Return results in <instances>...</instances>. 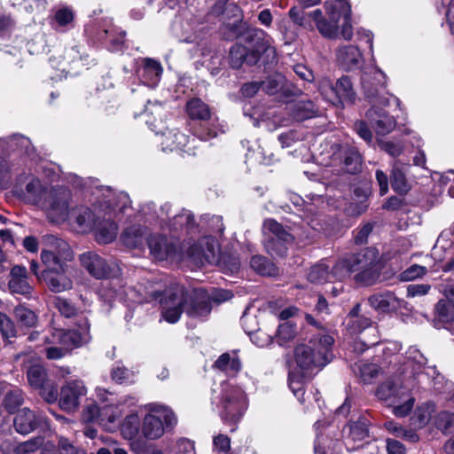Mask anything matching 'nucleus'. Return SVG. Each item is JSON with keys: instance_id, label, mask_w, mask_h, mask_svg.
<instances>
[{"instance_id": "nucleus-60", "label": "nucleus", "mask_w": 454, "mask_h": 454, "mask_svg": "<svg viewBox=\"0 0 454 454\" xmlns=\"http://www.w3.org/2000/svg\"><path fill=\"white\" fill-rule=\"evenodd\" d=\"M44 439L42 436L34 437L28 441L20 442L16 447L17 453L26 454L37 450L43 444Z\"/></svg>"}, {"instance_id": "nucleus-30", "label": "nucleus", "mask_w": 454, "mask_h": 454, "mask_svg": "<svg viewBox=\"0 0 454 454\" xmlns=\"http://www.w3.org/2000/svg\"><path fill=\"white\" fill-rule=\"evenodd\" d=\"M264 239H280V242H293L294 236L281 223L274 219H267L262 224Z\"/></svg>"}, {"instance_id": "nucleus-22", "label": "nucleus", "mask_w": 454, "mask_h": 454, "mask_svg": "<svg viewBox=\"0 0 454 454\" xmlns=\"http://www.w3.org/2000/svg\"><path fill=\"white\" fill-rule=\"evenodd\" d=\"M249 49L248 66H254L262 59L263 62H272L276 59V50L270 45V37L264 36Z\"/></svg>"}, {"instance_id": "nucleus-46", "label": "nucleus", "mask_w": 454, "mask_h": 454, "mask_svg": "<svg viewBox=\"0 0 454 454\" xmlns=\"http://www.w3.org/2000/svg\"><path fill=\"white\" fill-rule=\"evenodd\" d=\"M251 268L262 276H274L278 274V269L274 263L262 255H254L250 261Z\"/></svg>"}, {"instance_id": "nucleus-31", "label": "nucleus", "mask_w": 454, "mask_h": 454, "mask_svg": "<svg viewBox=\"0 0 454 454\" xmlns=\"http://www.w3.org/2000/svg\"><path fill=\"white\" fill-rule=\"evenodd\" d=\"M292 117L297 121L317 116L319 113L318 107L311 100H301L292 103L289 106Z\"/></svg>"}, {"instance_id": "nucleus-36", "label": "nucleus", "mask_w": 454, "mask_h": 454, "mask_svg": "<svg viewBox=\"0 0 454 454\" xmlns=\"http://www.w3.org/2000/svg\"><path fill=\"white\" fill-rule=\"evenodd\" d=\"M170 211L171 205L168 202L161 205L158 210L156 209V205L153 202H149L142 207V212L148 217V220L159 221L162 226L163 224L168 226L169 220H171L169 218Z\"/></svg>"}, {"instance_id": "nucleus-18", "label": "nucleus", "mask_w": 454, "mask_h": 454, "mask_svg": "<svg viewBox=\"0 0 454 454\" xmlns=\"http://www.w3.org/2000/svg\"><path fill=\"white\" fill-rule=\"evenodd\" d=\"M367 301L373 309L380 313L395 312L401 309L404 302L390 291L372 294Z\"/></svg>"}, {"instance_id": "nucleus-50", "label": "nucleus", "mask_w": 454, "mask_h": 454, "mask_svg": "<svg viewBox=\"0 0 454 454\" xmlns=\"http://www.w3.org/2000/svg\"><path fill=\"white\" fill-rule=\"evenodd\" d=\"M330 272V281L338 280L344 281L348 278H349L352 274L351 267H349V262L348 257L338 261L332 268Z\"/></svg>"}, {"instance_id": "nucleus-62", "label": "nucleus", "mask_w": 454, "mask_h": 454, "mask_svg": "<svg viewBox=\"0 0 454 454\" xmlns=\"http://www.w3.org/2000/svg\"><path fill=\"white\" fill-rule=\"evenodd\" d=\"M11 146L20 152L30 154L34 151L31 141L28 137L21 135H14L10 138Z\"/></svg>"}, {"instance_id": "nucleus-26", "label": "nucleus", "mask_w": 454, "mask_h": 454, "mask_svg": "<svg viewBox=\"0 0 454 454\" xmlns=\"http://www.w3.org/2000/svg\"><path fill=\"white\" fill-rule=\"evenodd\" d=\"M307 8L301 4L293 6L288 12V16L295 25L307 29H312L313 21L316 22L322 16V11L316 9L311 12H306L305 9Z\"/></svg>"}, {"instance_id": "nucleus-13", "label": "nucleus", "mask_w": 454, "mask_h": 454, "mask_svg": "<svg viewBox=\"0 0 454 454\" xmlns=\"http://www.w3.org/2000/svg\"><path fill=\"white\" fill-rule=\"evenodd\" d=\"M79 260L82 267L98 279L114 278L119 271L117 266L108 264L104 258L92 251L82 254Z\"/></svg>"}, {"instance_id": "nucleus-45", "label": "nucleus", "mask_w": 454, "mask_h": 454, "mask_svg": "<svg viewBox=\"0 0 454 454\" xmlns=\"http://www.w3.org/2000/svg\"><path fill=\"white\" fill-rule=\"evenodd\" d=\"M248 54L249 49L247 46H244L239 43L234 44L229 54V63L230 66L234 69L240 68L243 64L248 65Z\"/></svg>"}, {"instance_id": "nucleus-63", "label": "nucleus", "mask_w": 454, "mask_h": 454, "mask_svg": "<svg viewBox=\"0 0 454 454\" xmlns=\"http://www.w3.org/2000/svg\"><path fill=\"white\" fill-rule=\"evenodd\" d=\"M407 354L409 360L414 363V365L412 367L413 371L416 372V373L419 374L420 370L424 368L425 365L427 364V359L418 348L414 347L410 348Z\"/></svg>"}, {"instance_id": "nucleus-55", "label": "nucleus", "mask_w": 454, "mask_h": 454, "mask_svg": "<svg viewBox=\"0 0 454 454\" xmlns=\"http://www.w3.org/2000/svg\"><path fill=\"white\" fill-rule=\"evenodd\" d=\"M293 242H280V239H263L266 251L272 256L283 257L286 254L287 247Z\"/></svg>"}, {"instance_id": "nucleus-35", "label": "nucleus", "mask_w": 454, "mask_h": 454, "mask_svg": "<svg viewBox=\"0 0 454 454\" xmlns=\"http://www.w3.org/2000/svg\"><path fill=\"white\" fill-rule=\"evenodd\" d=\"M335 90L338 97L337 105L344 106L355 102L356 94L349 77L344 75L339 78L335 82Z\"/></svg>"}, {"instance_id": "nucleus-11", "label": "nucleus", "mask_w": 454, "mask_h": 454, "mask_svg": "<svg viewBox=\"0 0 454 454\" xmlns=\"http://www.w3.org/2000/svg\"><path fill=\"white\" fill-rule=\"evenodd\" d=\"M104 192L108 193V199L105 201L106 205L101 214V219L98 221L94 230H96L97 241L101 244H108L116 238L118 227L112 219L114 215L113 211L115 207L112 200V196L114 195L113 191L110 188H106Z\"/></svg>"}, {"instance_id": "nucleus-25", "label": "nucleus", "mask_w": 454, "mask_h": 454, "mask_svg": "<svg viewBox=\"0 0 454 454\" xmlns=\"http://www.w3.org/2000/svg\"><path fill=\"white\" fill-rule=\"evenodd\" d=\"M189 143V137L179 130H168L162 134L161 145L163 151H183L190 153L192 148L188 146Z\"/></svg>"}, {"instance_id": "nucleus-48", "label": "nucleus", "mask_w": 454, "mask_h": 454, "mask_svg": "<svg viewBox=\"0 0 454 454\" xmlns=\"http://www.w3.org/2000/svg\"><path fill=\"white\" fill-rule=\"evenodd\" d=\"M24 402V395L21 389L12 388L9 390L4 398V406L9 413H14Z\"/></svg>"}, {"instance_id": "nucleus-64", "label": "nucleus", "mask_w": 454, "mask_h": 454, "mask_svg": "<svg viewBox=\"0 0 454 454\" xmlns=\"http://www.w3.org/2000/svg\"><path fill=\"white\" fill-rule=\"evenodd\" d=\"M0 332L3 338L10 339L16 335V328L12 320L4 313L0 312Z\"/></svg>"}, {"instance_id": "nucleus-33", "label": "nucleus", "mask_w": 454, "mask_h": 454, "mask_svg": "<svg viewBox=\"0 0 454 454\" xmlns=\"http://www.w3.org/2000/svg\"><path fill=\"white\" fill-rule=\"evenodd\" d=\"M260 83L262 90L269 95H275L279 91L286 97L295 95V92L286 86V78L281 74H274Z\"/></svg>"}, {"instance_id": "nucleus-7", "label": "nucleus", "mask_w": 454, "mask_h": 454, "mask_svg": "<svg viewBox=\"0 0 454 454\" xmlns=\"http://www.w3.org/2000/svg\"><path fill=\"white\" fill-rule=\"evenodd\" d=\"M387 77L377 67H367L362 71L361 85L365 98L372 105L387 106L389 103L386 93Z\"/></svg>"}, {"instance_id": "nucleus-34", "label": "nucleus", "mask_w": 454, "mask_h": 454, "mask_svg": "<svg viewBox=\"0 0 454 454\" xmlns=\"http://www.w3.org/2000/svg\"><path fill=\"white\" fill-rule=\"evenodd\" d=\"M43 239L45 246L54 251L66 263L74 259L73 250L67 241L53 235L44 236Z\"/></svg>"}, {"instance_id": "nucleus-53", "label": "nucleus", "mask_w": 454, "mask_h": 454, "mask_svg": "<svg viewBox=\"0 0 454 454\" xmlns=\"http://www.w3.org/2000/svg\"><path fill=\"white\" fill-rule=\"evenodd\" d=\"M295 335V325L290 321L284 322L283 324H280L278 328L277 341L280 346H284L294 340Z\"/></svg>"}, {"instance_id": "nucleus-23", "label": "nucleus", "mask_w": 454, "mask_h": 454, "mask_svg": "<svg viewBox=\"0 0 454 454\" xmlns=\"http://www.w3.org/2000/svg\"><path fill=\"white\" fill-rule=\"evenodd\" d=\"M162 73L160 64L151 59H145L143 64L137 67V74L140 81L148 87H154L160 81Z\"/></svg>"}, {"instance_id": "nucleus-57", "label": "nucleus", "mask_w": 454, "mask_h": 454, "mask_svg": "<svg viewBox=\"0 0 454 454\" xmlns=\"http://www.w3.org/2000/svg\"><path fill=\"white\" fill-rule=\"evenodd\" d=\"M435 314L442 322H450L454 320V308L446 300H440L435 305Z\"/></svg>"}, {"instance_id": "nucleus-21", "label": "nucleus", "mask_w": 454, "mask_h": 454, "mask_svg": "<svg viewBox=\"0 0 454 454\" xmlns=\"http://www.w3.org/2000/svg\"><path fill=\"white\" fill-rule=\"evenodd\" d=\"M39 279L43 280L53 293H61L73 287V281L67 277V270H43Z\"/></svg>"}, {"instance_id": "nucleus-16", "label": "nucleus", "mask_w": 454, "mask_h": 454, "mask_svg": "<svg viewBox=\"0 0 454 454\" xmlns=\"http://www.w3.org/2000/svg\"><path fill=\"white\" fill-rule=\"evenodd\" d=\"M151 255L157 261L174 258L177 254L176 243L160 234H152L147 239Z\"/></svg>"}, {"instance_id": "nucleus-51", "label": "nucleus", "mask_w": 454, "mask_h": 454, "mask_svg": "<svg viewBox=\"0 0 454 454\" xmlns=\"http://www.w3.org/2000/svg\"><path fill=\"white\" fill-rule=\"evenodd\" d=\"M140 427V419L137 414L128 415L121 424V434L127 439L135 438Z\"/></svg>"}, {"instance_id": "nucleus-6", "label": "nucleus", "mask_w": 454, "mask_h": 454, "mask_svg": "<svg viewBox=\"0 0 454 454\" xmlns=\"http://www.w3.org/2000/svg\"><path fill=\"white\" fill-rule=\"evenodd\" d=\"M151 413L144 418L142 432L145 437L154 440L161 437L165 430L173 429L177 424V419L169 408L151 404Z\"/></svg>"}, {"instance_id": "nucleus-5", "label": "nucleus", "mask_w": 454, "mask_h": 454, "mask_svg": "<svg viewBox=\"0 0 454 454\" xmlns=\"http://www.w3.org/2000/svg\"><path fill=\"white\" fill-rule=\"evenodd\" d=\"M377 397L393 408L395 416L403 418L412 410L415 398L411 387L398 380H388L376 390Z\"/></svg>"}, {"instance_id": "nucleus-10", "label": "nucleus", "mask_w": 454, "mask_h": 454, "mask_svg": "<svg viewBox=\"0 0 454 454\" xmlns=\"http://www.w3.org/2000/svg\"><path fill=\"white\" fill-rule=\"evenodd\" d=\"M70 199V191L63 187L52 188L47 193L43 205L48 218L52 223H59L71 216Z\"/></svg>"}, {"instance_id": "nucleus-17", "label": "nucleus", "mask_w": 454, "mask_h": 454, "mask_svg": "<svg viewBox=\"0 0 454 454\" xmlns=\"http://www.w3.org/2000/svg\"><path fill=\"white\" fill-rule=\"evenodd\" d=\"M13 423L18 433L27 434L35 428L46 425L47 420L41 413H35L28 408H24L18 411Z\"/></svg>"}, {"instance_id": "nucleus-32", "label": "nucleus", "mask_w": 454, "mask_h": 454, "mask_svg": "<svg viewBox=\"0 0 454 454\" xmlns=\"http://www.w3.org/2000/svg\"><path fill=\"white\" fill-rule=\"evenodd\" d=\"M390 182L393 190L399 194H405L411 188L406 179V166L399 160L392 165Z\"/></svg>"}, {"instance_id": "nucleus-8", "label": "nucleus", "mask_w": 454, "mask_h": 454, "mask_svg": "<svg viewBox=\"0 0 454 454\" xmlns=\"http://www.w3.org/2000/svg\"><path fill=\"white\" fill-rule=\"evenodd\" d=\"M192 291H186L181 286L168 290L160 300L161 316L168 323H176L183 312L191 308Z\"/></svg>"}, {"instance_id": "nucleus-58", "label": "nucleus", "mask_w": 454, "mask_h": 454, "mask_svg": "<svg viewBox=\"0 0 454 454\" xmlns=\"http://www.w3.org/2000/svg\"><path fill=\"white\" fill-rule=\"evenodd\" d=\"M318 90L325 100L331 102L333 105H337V90H335V83L329 79H323L319 82Z\"/></svg>"}, {"instance_id": "nucleus-15", "label": "nucleus", "mask_w": 454, "mask_h": 454, "mask_svg": "<svg viewBox=\"0 0 454 454\" xmlns=\"http://www.w3.org/2000/svg\"><path fill=\"white\" fill-rule=\"evenodd\" d=\"M218 244L210 237H205L188 249L189 257L197 265L213 264L218 262Z\"/></svg>"}, {"instance_id": "nucleus-29", "label": "nucleus", "mask_w": 454, "mask_h": 454, "mask_svg": "<svg viewBox=\"0 0 454 454\" xmlns=\"http://www.w3.org/2000/svg\"><path fill=\"white\" fill-rule=\"evenodd\" d=\"M185 112L192 121L200 122L209 121L212 116L208 105L199 98H192L186 102Z\"/></svg>"}, {"instance_id": "nucleus-2", "label": "nucleus", "mask_w": 454, "mask_h": 454, "mask_svg": "<svg viewBox=\"0 0 454 454\" xmlns=\"http://www.w3.org/2000/svg\"><path fill=\"white\" fill-rule=\"evenodd\" d=\"M90 340V324L86 317H81L77 329H55L51 336L44 338V352L48 359L58 360L64 357L71 349L79 348Z\"/></svg>"}, {"instance_id": "nucleus-47", "label": "nucleus", "mask_w": 454, "mask_h": 454, "mask_svg": "<svg viewBox=\"0 0 454 454\" xmlns=\"http://www.w3.org/2000/svg\"><path fill=\"white\" fill-rule=\"evenodd\" d=\"M41 260L46 269L44 270H67V264L60 259L54 251L51 250L48 247L43 248L41 252Z\"/></svg>"}, {"instance_id": "nucleus-52", "label": "nucleus", "mask_w": 454, "mask_h": 454, "mask_svg": "<svg viewBox=\"0 0 454 454\" xmlns=\"http://www.w3.org/2000/svg\"><path fill=\"white\" fill-rule=\"evenodd\" d=\"M308 279L314 284H323L330 281L328 266L324 262L312 266L308 274Z\"/></svg>"}, {"instance_id": "nucleus-12", "label": "nucleus", "mask_w": 454, "mask_h": 454, "mask_svg": "<svg viewBox=\"0 0 454 454\" xmlns=\"http://www.w3.org/2000/svg\"><path fill=\"white\" fill-rule=\"evenodd\" d=\"M103 195L105 196L104 200L99 201L98 205H93V208L79 206L71 209L70 218L77 223L80 231L88 232L97 226L106 205L105 201L108 199L107 192L106 194L104 192Z\"/></svg>"}, {"instance_id": "nucleus-40", "label": "nucleus", "mask_w": 454, "mask_h": 454, "mask_svg": "<svg viewBox=\"0 0 454 454\" xmlns=\"http://www.w3.org/2000/svg\"><path fill=\"white\" fill-rule=\"evenodd\" d=\"M13 316L20 327L33 328L36 326L38 322V317L35 311L23 304L14 308Z\"/></svg>"}, {"instance_id": "nucleus-27", "label": "nucleus", "mask_w": 454, "mask_h": 454, "mask_svg": "<svg viewBox=\"0 0 454 454\" xmlns=\"http://www.w3.org/2000/svg\"><path fill=\"white\" fill-rule=\"evenodd\" d=\"M348 257L352 273H357L361 270L375 263L379 259V253L375 248L367 247L358 253L352 254Z\"/></svg>"}, {"instance_id": "nucleus-9", "label": "nucleus", "mask_w": 454, "mask_h": 454, "mask_svg": "<svg viewBox=\"0 0 454 454\" xmlns=\"http://www.w3.org/2000/svg\"><path fill=\"white\" fill-rule=\"evenodd\" d=\"M191 297V308L186 309V314L191 317H202L210 313L211 301L222 303L231 299L232 294L223 289H214L208 294L202 288H196L192 291Z\"/></svg>"}, {"instance_id": "nucleus-4", "label": "nucleus", "mask_w": 454, "mask_h": 454, "mask_svg": "<svg viewBox=\"0 0 454 454\" xmlns=\"http://www.w3.org/2000/svg\"><path fill=\"white\" fill-rule=\"evenodd\" d=\"M327 19L323 15L316 20L319 33L326 38H336L339 34L343 39L350 40L353 35L351 25V11L344 0H333L332 4L325 3Z\"/></svg>"}, {"instance_id": "nucleus-3", "label": "nucleus", "mask_w": 454, "mask_h": 454, "mask_svg": "<svg viewBox=\"0 0 454 454\" xmlns=\"http://www.w3.org/2000/svg\"><path fill=\"white\" fill-rule=\"evenodd\" d=\"M333 338L329 334L318 333L306 344L294 348V360L301 369L311 371L322 369L333 359L332 346Z\"/></svg>"}, {"instance_id": "nucleus-14", "label": "nucleus", "mask_w": 454, "mask_h": 454, "mask_svg": "<svg viewBox=\"0 0 454 454\" xmlns=\"http://www.w3.org/2000/svg\"><path fill=\"white\" fill-rule=\"evenodd\" d=\"M87 395V387L82 380L67 381L60 390L59 405L66 411H74Z\"/></svg>"}, {"instance_id": "nucleus-38", "label": "nucleus", "mask_w": 454, "mask_h": 454, "mask_svg": "<svg viewBox=\"0 0 454 454\" xmlns=\"http://www.w3.org/2000/svg\"><path fill=\"white\" fill-rule=\"evenodd\" d=\"M214 368L229 375H235L241 369V362L236 354L223 353L214 364Z\"/></svg>"}, {"instance_id": "nucleus-19", "label": "nucleus", "mask_w": 454, "mask_h": 454, "mask_svg": "<svg viewBox=\"0 0 454 454\" xmlns=\"http://www.w3.org/2000/svg\"><path fill=\"white\" fill-rule=\"evenodd\" d=\"M379 106H381L379 104L372 105L366 112V118L373 126L377 134L384 136L395 129L396 122L394 117L379 108Z\"/></svg>"}, {"instance_id": "nucleus-41", "label": "nucleus", "mask_w": 454, "mask_h": 454, "mask_svg": "<svg viewBox=\"0 0 454 454\" xmlns=\"http://www.w3.org/2000/svg\"><path fill=\"white\" fill-rule=\"evenodd\" d=\"M121 417V411L117 405L105 404L101 406L100 417L98 424L106 430L112 431L116 427V421Z\"/></svg>"}, {"instance_id": "nucleus-56", "label": "nucleus", "mask_w": 454, "mask_h": 454, "mask_svg": "<svg viewBox=\"0 0 454 454\" xmlns=\"http://www.w3.org/2000/svg\"><path fill=\"white\" fill-rule=\"evenodd\" d=\"M117 287H121V281L118 279H113L103 285V287L99 291L100 297H107L109 298L106 301L112 306L113 301L116 297H122V294L117 291Z\"/></svg>"}, {"instance_id": "nucleus-24", "label": "nucleus", "mask_w": 454, "mask_h": 454, "mask_svg": "<svg viewBox=\"0 0 454 454\" xmlns=\"http://www.w3.org/2000/svg\"><path fill=\"white\" fill-rule=\"evenodd\" d=\"M336 59L339 65L346 71L358 68L363 62L360 50L354 45L340 47L336 52Z\"/></svg>"}, {"instance_id": "nucleus-59", "label": "nucleus", "mask_w": 454, "mask_h": 454, "mask_svg": "<svg viewBox=\"0 0 454 454\" xmlns=\"http://www.w3.org/2000/svg\"><path fill=\"white\" fill-rule=\"evenodd\" d=\"M435 425L442 433H450L454 428V413L449 411L440 412L436 417Z\"/></svg>"}, {"instance_id": "nucleus-42", "label": "nucleus", "mask_w": 454, "mask_h": 454, "mask_svg": "<svg viewBox=\"0 0 454 454\" xmlns=\"http://www.w3.org/2000/svg\"><path fill=\"white\" fill-rule=\"evenodd\" d=\"M145 230L141 226L133 225L127 228L121 234L123 244L131 248H137L143 246Z\"/></svg>"}, {"instance_id": "nucleus-28", "label": "nucleus", "mask_w": 454, "mask_h": 454, "mask_svg": "<svg viewBox=\"0 0 454 454\" xmlns=\"http://www.w3.org/2000/svg\"><path fill=\"white\" fill-rule=\"evenodd\" d=\"M124 35V32L113 26L100 28L97 34L98 41L106 43H108L107 47L111 51H120L122 50L125 43Z\"/></svg>"}, {"instance_id": "nucleus-43", "label": "nucleus", "mask_w": 454, "mask_h": 454, "mask_svg": "<svg viewBox=\"0 0 454 454\" xmlns=\"http://www.w3.org/2000/svg\"><path fill=\"white\" fill-rule=\"evenodd\" d=\"M342 169L348 174H356L360 171L362 159L358 151L355 148H347L342 153Z\"/></svg>"}, {"instance_id": "nucleus-39", "label": "nucleus", "mask_w": 454, "mask_h": 454, "mask_svg": "<svg viewBox=\"0 0 454 454\" xmlns=\"http://www.w3.org/2000/svg\"><path fill=\"white\" fill-rule=\"evenodd\" d=\"M380 277L379 261L361 270L353 277L354 281L362 286H372L378 282Z\"/></svg>"}, {"instance_id": "nucleus-61", "label": "nucleus", "mask_w": 454, "mask_h": 454, "mask_svg": "<svg viewBox=\"0 0 454 454\" xmlns=\"http://www.w3.org/2000/svg\"><path fill=\"white\" fill-rule=\"evenodd\" d=\"M264 36L265 33L256 27H249L240 35L241 40L249 45L248 48H252Z\"/></svg>"}, {"instance_id": "nucleus-1", "label": "nucleus", "mask_w": 454, "mask_h": 454, "mask_svg": "<svg viewBox=\"0 0 454 454\" xmlns=\"http://www.w3.org/2000/svg\"><path fill=\"white\" fill-rule=\"evenodd\" d=\"M212 404L223 424L234 432L248 408V398L239 386L231 381H223L213 389Z\"/></svg>"}, {"instance_id": "nucleus-37", "label": "nucleus", "mask_w": 454, "mask_h": 454, "mask_svg": "<svg viewBox=\"0 0 454 454\" xmlns=\"http://www.w3.org/2000/svg\"><path fill=\"white\" fill-rule=\"evenodd\" d=\"M74 18V14L72 9L63 7L55 12L51 25L58 32H65L73 27Z\"/></svg>"}, {"instance_id": "nucleus-54", "label": "nucleus", "mask_w": 454, "mask_h": 454, "mask_svg": "<svg viewBox=\"0 0 454 454\" xmlns=\"http://www.w3.org/2000/svg\"><path fill=\"white\" fill-rule=\"evenodd\" d=\"M345 325L349 333L358 334L372 325V320L370 317L363 316L353 319H346Z\"/></svg>"}, {"instance_id": "nucleus-49", "label": "nucleus", "mask_w": 454, "mask_h": 454, "mask_svg": "<svg viewBox=\"0 0 454 454\" xmlns=\"http://www.w3.org/2000/svg\"><path fill=\"white\" fill-rule=\"evenodd\" d=\"M29 384L35 387H43L49 380L47 379V372L42 365H32L27 373Z\"/></svg>"}, {"instance_id": "nucleus-20", "label": "nucleus", "mask_w": 454, "mask_h": 454, "mask_svg": "<svg viewBox=\"0 0 454 454\" xmlns=\"http://www.w3.org/2000/svg\"><path fill=\"white\" fill-rule=\"evenodd\" d=\"M8 286L11 293L21 294L26 298H30L33 287L28 283L27 270L26 267L15 265L12 268Z\"/></svg>"}, {"instance_id": "nucleus-44", "label": "nucleus", "mask_w": 454, "mask_h": 454, "mask_svg": "<svg viewBox=\"0 0 454 454\" xmlns=\"http://www.w3.org/2000/svg\"><path fill=\"white\" fill-rule=\"evenodd\" d=\"M170 230L178 231L185 229L192 231L195 228V222L193 215L187 210L183 209L181 213L176 214L169 220L168 226Z\"/></svg>"}]
</instances>
